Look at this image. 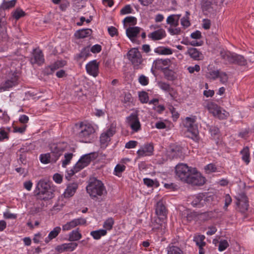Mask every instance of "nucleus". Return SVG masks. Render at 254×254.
Masks as SVG:
<instances>
[{"instance_id": "f257e3e1", "label": "nucleus", "mask_w": 254, "mask_h": 254, "mask_svg": "<svg viewBox=\"0 0 254 254\" xmlns=\"http://www.w3.org/2000/svg\"><path fill=\"white\" fill-rule=\"evenodd\" d=\"M86 190L91 197L97 200L99 196H104L107 191L103 183L95 178L90 179Z\"/></svg>"}, {"instance_id": "f03ea898", "label": "nucleus", "mask_w": 254, "mask_h": 254, "mask_svg": "<svg viewBox=\"0 0 254 254\" xmlns=\"http://www.w3.org/2000/svg\"><path fill=\"white\" fill-rule=\"evenodd\" d=\"M77 135L82 142H87V140L93 134L95 129L89 124L81 123L79 126H76Z\"/></svg>"}, {"instance_id": "7ed1b4c3", "label": "nucleus", "mask_w": 254, "mask_h": 254, "mask_svg": "<svg viewBox=\"0 0 254 254\" xmlns=\"http://www.w3.org/2000/svg\"><path fill=\"white\" fill-rule=\"evenodd\" d=\"M220 55L223 59L230 64H236L240 65H245L247 64L246 60L241 55L225 51H222Z\"/></svg>"}, {"instance_id": "20e7f679", "label": "nucleus", "mask_w": 254, "mask_h": 254, "mask_svg": "<svg viewBox=\"0 0 254 254\" xmlns=\"http://www.w3.org/2000/svg\"><path fill=\"white\" fill-rule=\"evenodd\" d=\"M195 122L194 119L187 117L185 120V126L188 128L187 135L193 140H197L198 130L197 126L195 124Z\"/></svg>"}, {"instance_id": "39448f33", "label": "nucleus", "mask_w": 254, "mask_h": 254, "mask_svg": "<svg viewBox=\"0 0 254 254\" xmlns=\"http://www.w3.org/2000/svg\"><path fill=\"white\" fill-rule=\"evenodd\" d=\"M193 169L189 167L186 164H180L176 167V174L181 181L186 183L191 175Z\"/></svg>"}, {"instance_id": "423d86ee", "label": "nucleus", "mask_w": 254, "mask_h": 254, "mask_svg": "<svg viewBox=\"0 0 254 254\" xmlns=\"http://www.w3.org/2000/svg\"><path fill=\"white\" fill-rule=\"evenodd\" d=\"M39 190L38 195L42 199H51L53 197V193L50 191V185L44 181H40L37 186Z\"/></svg>"}, {"instance_id": "0eeeda50", "label": "nucleus", "mask_w": 254, "mask_h": 254, "mask_svg": "<svg viewBox=\"0 0 254 254\" xmlns=\"http://www.w3.org/2000/svg\"><path fill=\"white\" fill-rule=\"evenodd\" d=\"M209 113H211L214 117L220 119H224L226 118L228 113L223 111L222 112L221 109L216 104L210 102L207 103L205 106Z\"/></svg>"}, {"instance_id": "6e6552de", "label": "nucleus", "mask_w": 254, "mask_h": 254, "mask_svg": "<svg viewBox=\"0 0 254 254\" xmlns=\"http://www.w3.org/2000/svg\"><path fill=\"white\" fill-rule=\"evenodd\" d=\"M96 158L95 154L91 153L82 156L75 165L73 169L77 172L87 166L90 162Z\"/></svg>"}, {"instance_id": "1a4fd4ad", "label": "nucleus", "mask_w": 254, "mask_h": 254, "mask_svg": "<svg viewBox=\"0 0 254 254\" xmlns=\"http://www.w3.org/2000/svg\"><path fill=\"white\" fill-rule=\"evenodd\" d=\"M205 182V178L193 168L192 173L186 183L193 186H202Z\"/></svg>"}, {"instance_id": "9d476101", "label": "nucleus", "mask_w": 254, "mask_h": 254, "mask_svg": "<svg viewBox=\"0 0 254 254\" xmlns=\"http://www.w3.org/2000/svg\"><path fill=\"white\" fill-rule=\"evenodd\" d=\"M127 57L136 68L142 63L141 55L137 49L133 48L129 51L127 54Z\"/></svg>"}, {"instance_id": "9b49d317", "label": "nucleus", "mask_w": 254, "mask_h": 254, "mask_svg": "<svg viewBox=\"0 0 254 254\" xmlns=\"http://www.w3.org/2000/svg\"><path fill=\"white\" fill-rule=\"evenodd\" d=\"M127 122L128 126L134 131L137 132L140 129L141 125L137 115L131 114L127 118Z\"/></svg>"}, {"instance_id": "f8f14e48", "label": "nucleus", "mask_w": 254, "mask_h": 254, "mask_svg": "<svg viewBox=\"0 0 254 254\" xmlns=\"http://www.w3.org/2000/svg\"><path fill=\"white\" fill-rule=\"evenodd\" d=\"M116 132V126L112 124L110 127L105 132H103L100 135V142L102 144L109 142L111 140V137Z\"/></svg>"}, {"instance_id": "ddd939ff", "label": "nucleus", "mask_w": 254, "mask_h": 254, "mask_svg": "<svg viewBox=\"0 0 254 254\" xmlns=\"http://www.w3.org/2000/svg\"><path fill=\"white\" fill-rule=\"evenodd\" d=\"M86 223V220L83 218L74 219L70 222H67L63 226V231H68L77 226L84 225Z\"/></svg>"}, {"instance_id": "4468645a", "label": "nucleus", "mask_w": 254, "mask_h": 254, "mask_svg": "<svg viewBox=\"0 0 254 254\" xmlns=\"http://www.w3.org/2000/svg\"><path fill=\"white\" fill-rule=\"evenodd\" d=\"M87 72L94 77H96L99 73V63L93 60L88 63L86 65Z\"/></svg>"}, {"instance_id": "2eb2a0df", "label": "nucleus", "mask_w": 254, "mask_h": 254, "mask_svg": "<svg viewBox=\"0 0 254 254\" xmlns=\"http://www.w3.org/2000/svg\"><path fill=\"white\" fill-rule=\"evenodd\" d=\"M154 147L153 144L148 143L145 144L143 147L139 149L137 153L140 157L145 156H150L153 154Z\"/></svg>"}, {"instance_id": "dca6fc26", "label": "nucleus", "mask_w": 254, "mask_h": 254, "mask_svg": "<svg viewBox=\"0 0 254 254\" xmlns=\"http://www.w3.org/2000/svg\"><path fill=\"white\" fill-rule=\"evenodd\" d=\"M239 207V210L241 212H245L248 209L249 204L247 196L245 194H242L240 198L238 199L236 203Z\"/></svg>"}, {"instance_id": "f3484780", "label": "nucleus", "mask_w": 254, "mask_h": 254, "mask_svg": "<svg viewBox=\"0 0 254 254\" xmlns=\"http://www.w3.org/2000/svg\"><path fill=\"white\" fill-rule=\"evenodd\" d=\"M51 155L53 156L52 161L56 162L59 157L61 155L63 150L57 144H53L50 146Z\"/></svg>"}, {"instance_id": "a211bd4d", "label": "nucleus", "mask_w": 254, "mask_h": 254, "mask_svg": "<svg viewBox=\"0 0 254 254\" xmlns=\"http://www.w3.org/2000/svg\"><path fill=\"white\" fill-rule=\"evenodd\" d=\"M30 62L32 64H41L44 62L43 55L42 51L39 49H36L34 51L32 57L31 58Z\"/></svg>"}, {"instance_id": "6ab92c4d", "label": "nucleus", "mask_w": 254, "mask_h": 254, "mask_svg": "<svg viewBox=\"0 0 254 254\" xmlns=\"http://www.w3.org/2000/svg\"><path fill=\"white\" fill-rule=\"evenodd\" d=\"M6 22L4 17L0 18V38L2 41H7L8 38L6 30Z\"/></svg>"}, {"instance_id": "aec40b11", "label": "nucleus", "mask_w": 254, "mask_h": 254, "mask_svg": "<svg viewBox=\"0 0 254 254\" xmlns=\"http://www.w3.org/2000/svg\"><path fill=\"white\" fill-rule=\"evenodd\" d=\"M156 213L158 217L162 218V220L166 217L167 210L161 201L158 202L156 204Z\"/></svg>"}, {"instance_id": "412c9836", "label": "nucleus", "mask_w": 254, "mask_h": 254, "mask_svg": "<svg viewBox=\"0 0 254 254\" xmlns=\"http://www.w3.org/2000/svg\"><path fill=\"white\" fill-rule=\"evenodd\" d=\"M169 155L173 158H181L183 157V148L178 145H173L171 146Z\"/></svg>"}, {"instance_id": "4be33fe9", "label": "nucleus", "mask_w": 254, "mask_h": 254, "mask_svg": "<svg viewBox=\"0 0 254 254\" xmlns=\"http://www.w3.org/2000/svg\"><path fill=\"white\" fill-rule=\"evenodd\" d=\"M202 6L205 10L214 9L218 8V2L215 0H202Z\"/></svg>"}, {"instance_id": "5701e85b", "label": "nucleus", "mask_w": 254, "mask_h": 254, "mask_svg": "<svg viewBox=\"0 0 254 254\" xmlns=\"http://www.w3.org/2000/svg\"><path fill=\"white\" fill-rule=\"evenodd\" d=\"M166 36V33L164 29H160L158 30L155 31L149 34L148 36L152 40L156 41L162 39Z\"/></svg>"}, {"instance_id": "b1692460", "label": "nucleus", "mask_w": 254, "mask_h": 254, "mask_svg": "<svg viewBox=\"0 0 254 254\" xmlns=\"http://www.w3.org/2000/svg\"><path fill=\"white\" fill-rule=\"evenodd\" d=\"M140 28L138 27H129L126 30V34L127 36L131 40L136 37L139 33Z\"/></svg>"}, {"instance_id": "393cba45", "label": "nucleus", "mask_w": 254, "mask_h": 254, "mask_svg": "<svg viewBox=\"0 0 254 254\" xmlns=\"http://www.w3.org/2000/svg\"><path fill=\"white\" fill-rule=\"evenodd\" d=\"M78 188V185L76 183H72L69 185L64 192V197H70L74 195Z\"/></svg>"}, {"instance_id": "a878e982", "label": "nucleus", "mask_w": 254, "mask_h": 254, "mask_svg": "<svg viewBox=\"0 0 254 254\" xmlns=\"http://www.w3.org/2000/svg\"><path fill=\"white\" fill-rule=\"evenodd\" d=\"M92 33L90 29H83L79 30L75 33V36L78 39L84 38L90 36Z\"/></svg>"}, {"instance_id": "bb28decb", "label": "nucleus", "mask_w": 254, "mask_h": 254, "mask_svg": "<svg viewBox=\"0 0 254 254\" xmlns=\"http://www.w3.org/2000/svg\"><path fill=\"white\" fill-rule=\"evenodd\" d=\"M188 54L195 60H200L202 57V54L196 48H189L188 51Z\"/></svg>"}, {"instance_id": "cd10ccee", "label": "nucleus", "mask_w": 254, "mask_h": 254, "mask_svg": "<svg viewBox=\"0 0 254 254\" xmlns=\"http://www.w3.org/2000/svg\"><path fill=\"white\" fill-rule=\"evenodd\" d=\"M216 216L217 215L215 211H209L199 214L198 219L203 221H207Z\"/></svg>"}, {"instance_id": "c85d7f7f", "label": "nucleus", "mask_w": 254, "mask_h": 254, "mask_svg": "<svg viewBox=\"0 0 254 254\" xmlns=\"http://www.w3.org/2000/svg\"><path fill=\"white\" fill-rule=\"evenodd\" d=\"M61 228L60 227H56L51 231L48 235V236L46 238L45 241L46 243H48L51 240L55 238L60 233Z\"/></svg>"}, {"instance_id": "c756f323", "label": "nucleus", "mask_w": 254, "mask_h": 254, "mask_svg": "<svg viewBox=\"0 0 254 254\" xmlns=\"http://www.w3.org/2000/svg\"><path fill=\"white\" fill-rule=\"evenodd\" d=\"M198 218V214L195 212H190L189 210H186L184 212V220L186 219L188 222H190L193 220Z\"/></svg>"}, {"instance_id": "7c9ffc66", "label": "nucleus", "mask_w": 254, "mask_h": 254, "mask_svg": "<svg viewBox=\"0 0 254 254\" xmlns=\"http://www.w3.org/2000/svg\"><path fill=\"white\" fill-rule=\"evenodd\" d=\"M68 236V240L71 242L78 241L82 237V235L79 233L78 229L73 230L69 234Z\"/></svg>"}, {"instance_id": "2f4dec72", "label": "nucleus", "mask_w": 254, "mask_h": 254, "mask_svg": "<svg viewBox=\"0 0 254 254\" xmlns=\"http://www.w3.org/2000/svg\"><path fill=\"white\" fill-rule=\"evenodd\" d=\"M16 4V0L4 1L0 6V10H5L12 8Z\"/></svg>"}, {"instance_id": "473e14b6", "label": "nucleus", "mask_w": 254, "mask_h": 254, "mask_svg": "<svg viewBox=\"0 0 254 254\" xmlns=\"http://www.w3.org/2000/svg\"><path fill=\"white\" fill-rule=\"evenodd\" d=\"M205 236L202 235L195 236L193 238V241L195 242L196 245L199 247V248H203L206 245L204 240Z\"/></svg>"}, {"instance_id": "72a5a7b5", "label": "nucleus", "mask_w": 254, "mask_h": 254, "mask_svg": "<svg viewBox=\"0 0 254 254\" xmlns=\"http://www.w3.org/2000/svg\"><path fill=\"white\" fill-rule=\"evenodd\" d=\"M242 160L248 164L250 162V151L248 147L246 146L241 151Z\"/></svg>"}, {"instance_id": "f704fd0d", "label": "nucleus", "mask_w": 254, "mask_h": 254, "mask_svg": "<svg viewBox=\"0 0 254 254\" xmlns=\"http://www.w3.org/2000/svg\"><path fill=\"white\" fill-rule=\"evenodd\" d=\"M106 230L100 229L99 230L92 231L90 233V235L93 237L94 239L99 240L102 236L106 235Z\"/></svg>"}, {"instance_id": "c9c22d12", "label": "nucleus", "mask_w": 254, "mask_h": 254, "mask_svg": "<svg viewBox=\"0 0 254 254\" xmlns=\"http://www.w3.org/2000/svg\"><path fill=\"white\" fill-rule=\"evenodd\" d=\"M208 71L205 74L206 78L210 79L215 80L218 77V76L220 73L218 70H215L211 69H208Z\"/></svg>"}, {"instance_id": "e433bc0d", "label": "nucleus", "mask_w": 254, "mask_h": 254, "mask_svg": "<svg viewBox=\"0 0 254 254\" xmlns=\"http://www.w3.org/2000/svg\"><path fill=\"white\" fill-rule=\"evenodd\" d=\"M123 22L124 26L125 27H127L128 24H129V26H133L136 23V19L133 16H127L124 19Z\"/></svg>"}, {"instance_id": "4c0bfd02", "label": "nucleus", "mask_w": 254, "mask_h": 254, "mask_svg": "<svg viewBox=\"0 0 254 254\" xmlns=\"http://www.w3.org/2000/svg\"><path fill=\"white\" fill-rule=\"evenodd\" d=\"M12 14V17L17 20L19 18L24 17L26 15V13L23 10L18 8H16L14 11H13Z\"/></svg>"}, {"instance_id": "58836bf2", "label": "nucleus", "mask_w": 254, "mask_h": 254, "mask_svg": "<svg viewBox=\"0 0 254 254\" xmlns=\"http://www.w3.org/2000/svg\"><path fill=\"white\" fill-rule=\"evenodd\" d=\"M162 220V218L158 217L152 221L151 226L153 230H157L162 228L163 225Z\"/></svg>"}, {"instance_id": "ea45409f", "label": "nucleus", "mask_w": 254, "mask_h": 254, "mask_svg": "<svg viewBox=\"0 0 254 254\" xmlns=\"http://www.w3.org/2000/svg\"><path fill=\"white\" fill-rule=\"evenodd\" d=\"M203 194H199L193 197V200L191 202V204L194 206H200L202 205L201 201H202Z\"/></svg>"}, {"instance_id": "a19ab883", "label": "nucleus", "mask_w": 254, "mask_h": 254, "mask_svg": "<svg viewBox=\"0 0 254 254\" xmlns=\"http://www.w3.org/2000/svg\"><path fill=\"white\" fill-rule=\"evenodd\" d=\"M66 62L64 61H58L55 62L53 64L51 65L49 67V68L51 70V72H53L55 70L64 66Z\"/></svg>"}, {"instance_id": "79ce46f5", "label": "nucleus", "mask_w": 254, "mask_h": 254, "mask_svg": "<svg viewBox=\"0 0 254 254\" xmlns=\"http://www.w3.org/2000/svg\"><path fill=\"white\" fill-rule=\"evenodd\" d=\"M16 84L17 83L15 82V78H14L12 81L6 79L5 82L1 85V89L6 90L15 86Z\"/></svg>"}, {"instance_id": "37998d69", "label": "nucleus", "mask_w": 254, "mask_h": 254, "mask_svg": "<svg viewBox=\"0 0 254 254\" xmlns=\"http://www.w3.org/2000/svg\"><path fill=\"white\" fill-rule=\"evenodd\" d=\"M168 254H183V253L179 247L171 246L168 248Z\"/></svg>"}, {"instance_id": "c03bdc74", "label": "nucleus", "mask_w": 254, "mask_h": 254, "mask_svg": "<svg viewBox=\"0 0 254 254\" xmlns=\"http://www.w3.org/2000/svg\"><path fill=\"white\" fill-rule=\"evenodd\" d=\"M14 77L15 78V82L17 83V80L18 79L17 72L15 71H10L7 74L6 79L12 81L14 80Z\"/></svg>"}, {"instance_id": "a18cd8bd", "label": "nucleus", "mask_w": 254, "mask_h": 254, "mask_svg": "<svg viewBox=\"0 0 254 254\" xmlns=\"http://www.w3.org/2000/svg\"><path fill=\"white\" fill-rule=\"evenodd\" d=\"M156 52L161 55H171L172 54V51L169 48L162 47L159 49H157L156 50Z\"/></svg>"}, {"instance_id": "49530a36", "label": "nucleus", "mask_w": 254, "mask_h": 254, "mask_svg": "<svg viewBox=\"0 0 254 254\" xmlns=\"http://www.w3.org/2000/svg\"><path fill=\"white\" fill-rule=\"evenodd\" d=\"M90 50L89 47H87L84 48L79 54L78 56L79 58L85 60L90 55Z\"/></svg>"}, {"instance_id": "de8ad7c7", "label": "nucleus", "mask_w": 254, "mask_h": 254, "mask_svg": "<svg viewBox=\"0 0 254 254\" xmlns=\"http://www.w3.org/2000/svg\"><path fill=\"white\" fill-rule=\"evenodd\" d=\"M73 156V154L71 153H65L64 154V159L63 161L62 166L65 167L70 162Z\"/></svg>"}, {"instance_id": "09e8293b", "label": "nucleus", "mask_w": 254, "mask_h": 254, "mask_svg": "<svg viewBox=\"0 0 254 254\" xmlns=\"http://www.w3.org/2000/svg\"><path fill=\"white\" fill-rule=\"evenodd\" d=\"M139 98L141 103H147L148 101V96L147 92L142 91L139 93Z\"/></svg>"}, {"instance_id": "8fccbe9b", "label": "nucleus", "mask_w": 254, "mask_h": 254, "mask_svg": "<svg viewBox=\"0 0 254 254\" xmlns=\"http://www.w3.org/2000/svg\"><path fill=\"white\" fill-rule=\"evenodd\" d=\"M114 224V220L112 218L107 219L104 223L103 227L106 230H111Z\"/></svg>"}, {"instance_id": "3c124183", "label": "nucleus", "mask_w": 254, "mask_h": 254, "mask_svg": "<svg viewBox=\"0 0 254 254\" xmlns=\"http://www.w3.org/2000/svg\"><path fill=\"white\" fill-rule=\"evenodd\" d=\"M229 244L227 240H221L219 243L218 250L220 252L226 250Z\"/></svg>"}, {"instance_id": "603ef678", "label": "nucleus", "mask_w": 254, "mask_h": 254, "mask_svg": "<svg viewBox=\"0 0 254 254\" xmlns=\"http://www.w3.org/2000/svg\"><path fill=\"white\" fill-rule=\"evenodd\" d=\"M53 158V156L51 155V154H46L41 155L40 160L42 163H48L50 162V159L52 160Z\"/></svg>"}, {"instance_id": "864d4df0", "label": "nucleus", "mask_w": 254, "mask_h": 254, "mask_svg": "<svg viewBox=\"0 0 254 254\" xmlns=\"http://www.w3.org/2000/svg\"><path fill=\"white\" fill-rule=\"evenodd\" d=\"M158 84L159 87L162 90L167 92L170 91L171 86L169 84L162 81H160L158 82Z\"/></svg>"}, {"instance_id": "5fc2aeb1", "label": "nucleus", "mask_w": 254, "mask_h": 254, "mask_svg": "<svg viewBox=\"0 0 254 254\" xmlns=\"http://www.w3.org/2000/svg\"><path fill=\"white\" fill-rule=\"evenodd\" d=\"M204 169L206 173L209 174L215 172L216 170V167L215 165L211 163L206 165L204 167Z\"/></svg>"}, {"instance_id": "6e6d98bb", "label": "nucleus", "mask_w": 254, "mask_h": 254, "mask_svg": "<svg viewBox=\"0 0 254 254\" xmlns=\"http://www.w3.org/2000/svg\"><path fill=\"white\" fill-rule=\"evenodd\" d=\"M218 77L220 78V82L223 84H225L228 81V77L225 72H220Z\"/></svg>"}, {"instance_id": "4d7b16f0", "label": "nucleus", "mask_w": 254, "mask_h": 254, "mask_svg": "<svg viewBox=\"0 0 254 254\" xmlns=\"http://www.w3.org/2000/svg\"><path fill=\"white\" fill-rule=\"evenodd\" d=\"M65 244L67 251H73L78 246L77 243L74 242Z\"/></svg>"}, {"instance_id": "13d9d810", "label": "nucleus", "mask_w": 254, "mask_h": 254, "mask_svg": "<svg viewBox=\"0 0 254 254\" xmlns=\"http://www.w3.org/2000/svg\"><path fill=\"white\" fill-rule=\"evenodd\" d=\"M55 250L59 253H62L64 252H67L65 244H63L57 246L56 247Z\"/></svg>"}, {"instance_id": "bf43d9fd", "label": "nucleus", "mask_w": 254, "mask_h": 254, "mask_svg": "<svg viewBox=\"0 0 254 254\" xmlns=\"http://www.w3.org/2000/svg\"><path fill=\"white\" fill-rule=\"evenodd\" d=\"M139 82L142 85H146L148 83V79L147 77L143 75H141L139 77Z\"/></svg>"}, {"instance_id": "052dcab7", "label": "nucleus", "mask_w": 254, "mask_h": 254, "mask_svg": "<svg viewBox=\"0 0 254 254\" xmlns=\"http://www.w3.org/2000/svg\"><path fill=\"white\" fill-rule=\"evenodd\" d=\"M108 31L111 36L113 37L116 35L118 34L117 29L113 26L109 27L108 28Z\"/></svg>"}, {"instance_id": "680f3d73", "label": "nucleus", "mask_w": 254, "mask_h": 254, "mask_svg": "<svg viewBox=\"0 0 254 254\" xmlns=\"http://www.w3.org/2000/svg\"><path fill=\"white\" fill-rule=\"evenodd\" d=\"M232 199L229 194H226L225 196V205L224 206V208L225 210H227V208L228 205L231 203Z\"/></svg>"}, {"instance_id": "e2e57ef3", "label": "nucleus", "mask_w": 254, "mask_h": 254, "mask_svg": "<svg viewBox=\"0 0 254 254\" xmlns=\"http://www.w3.org/2000/svg\"><path fill=\"white\" fill-rule=\"evenodd\" d=\"M137 144V142L136 141H129L126 144L125 147L127 148H133L136 147Z\"/></svg>"}, {"instance_id": "0e129e2a", "label": "nucleus", "mask_w": 254, "mask_h": 254, "mask_svg": "<svg viewBox=\"0 0 254 254\" xmlns=\"http://www.w3.org/2000/svg\"><path fill=\"white\" fill-rule=\"evenodd\" d=\"M131 12V8L130 5H127L123 8L121 10V13L122 14H126L130 13Z\"/></svg>"}, {"instance_id": "69168bd1", "label": "nucleus", "mask_w": 254, "mask_h": 254, "mask_svg": "<svg viewBox=\"0 0 254 254\" xmlns=\"http://www.w3.org/2000/svg\"><path fill=\"white\" fill-rule=\"evenodd\" d=\"M200 66L198 64H195L194 66H189L188 68V70L190 73H193L194 71L198 72L200 70Z\"/></svg>"}, {"instance_id": "338daca9", "label": "nucleus", "mask_w": 254, "mask_h": 254, "mask_svg": "<svg viewBox=\"0 0 254 254\" xmlns=\"http://www.w3.org/2000/svg\"><path fill=\"white\" fill-rule=\"evenodd\" d=\"M169 32L172 35H179L181 34V30L180 28H170L168 29Z\"/></svg>"}, {"instance_id": "774afa93", "label": "nucleus", "mask_w": 254, "mask_h": 254, "mask_svg": "<svg viewBox=\"0 0 254 254\" xmlns=\"http://www.w3.org/2000/svg\"><path fill=\"white\" fill-rule=\"evenodd\" d=\"M181 25L185 27H188L190 25V22L189 20V17H183L181 19Z\"/></svg>"}]
</instances>
